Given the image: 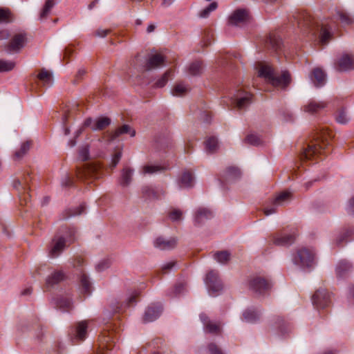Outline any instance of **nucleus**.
I'll use <instances>...</instances> for the list:
<instances>
[{"mask_svg": "<svg viewBox=\"0 0 354 354\" xmlns=\"http://www.w3.org/2000/svg\"><path fill=\"white\" fill-rule=\"evenodd\" d=\"M64 279V274L62 271L58 270L50 274L47 279H46V286L48 287H52L54 285L59 283Z\"/></svg>", "mask_w": 354, "mask_h": 354, "instance_id": "cd10ccee", "label": "nucleus"}, {"mask_svg": "<svg viewBox=\"0 0 354 354\" xmlns=\"http://www.w3.org/2000/svg\"><path fill=\"white\" fill-rule=\"evenodd\" d=\"M194 176L190 171H185L183 173L180 179V186L181 187H192L194 185Z\"/></svg>", "mask_w": 354, "mask_h": 354, "instance_id": "c756f323", "label": "nucleus"}, {"mask_svg": "<svg viewBox=\"0 0 354 354\" xmlns=\"http://www.w3.org/2000/svg\"><path fill=\"white\" fill-rule=\"evenodd\" d=\"M259 319V313L254 310L248 309L243 314V319L248 323H254Z\"/></svg>", "mask_w": 354, "mask_h": 354, "instance_id": "72a5a7b5", "label": "nucleus"}, {"mask_svg": "<svg viewBox=\"0 0 354 354\" xmlns=\"http://www.w3.org/2000/svg\"><path fill=\"white\" fill-rule=\"evenodd\" d=\"M73 53V50L71 47H67L65 48L64 53V59H66L69 57L71 55H72Z\"/></svg>", "mask_w": 354, "mask_h": 354, "instance_id": "69168bd1", "label": "nucleus"}, {"mask_svg": "<svg viewBox=\"0 0 354 354\" xmlns=\"http://www.w3.org/2000/svg\"><path fill=\"white\" fill-rule=\"evenodd\" d=\"M122 157V151L121 150L116 151L113 156L112 158V167H115L117 164L119 162L120 158Z\"/></svg>", "mask_w": 354, "mask_h": 354, "instance_id": "13d9d810", "label": "nucleus"}, {"mask_svg": "<svg viewBox=\"0 0 354 354\" xmlns=\"http://www.w3.org/2000/svg\"><path fill=\"white\" fill-rule=\"evenodd\" d=\"M79 158L82 161H86L89 158V152L88 146H84L79 150Z\"/></svg>", "mask_w": 354, "mask_h": 354, "instance_id": "5fc2aeb1", "label": "nucleus"}, {"mask_svg": "<svg viewBox=\"0 0 354 354\" xmlns=\"http://www.w3.org/2000/svg\"><path fill=\"white\" fill-rule=\"evenodd\" d=\"M162 313V307L160 306H150L146 310L143 321L144 322H151L156 320Z\"/></svg>", "mask_w": 354, "mask_h": 354, "instance_id": "f3484780", "label": "nucleus"}, {"mask_svg": "<svg viewBox=\"0 0 354 354\" xmlns=\"http://www.w3.org/2000/svg\"><path fill=\"white\" fill-rule=\"evenodd\" d=\"M259 76L264 77L273 86L282 89L286 88L291 83L292 78L288 71H283L279 76L274 74V69L269 65L260 64Z\"/></svg>", "mask_w": 354, "mask_h": 354, "instance_id": "7ed1b4c3", "label": "nucleus"}, {"mask_svg": "<svg viewBox=\"0 0 354 354\" xmlns=\"http://www.w3.org/2000/svg\"><path fill=\"white\" fill-rule=\"evenodd\" d=\"M109 32H111L110 29H98L95 32V35L100 37H106Z\"/></svg>", "mask_w": 354, "mask_h": 354, "instance_id": "680f3d73", "label": "nucleus"}, {"mask_svg": "<svg viewBox=\"0 0 354 354\" xmlns=\"http://www.w3.org/2000/svg\"><path fill=\"white\" fill-rule=\"evenodd\" d=\"M87 327V321L78 322L75 330V338L79 340H84L86 338Z\"/></svg>", "mask_w": 354, "mask_h": 354, "instance_id": "a878e982", "label": "nucleus"}, {"mask_svg": "<svg viewBox=\"0 0 354 354\" xmlns=\"http://www.w3.org/2000/svg\"><path fill=\"white\" fill-rule=\"evenodd\" d=\"M177 244L178 239L175 237L166 239L163 236H158L153 241L155 248L161 250H172L177 246Z\"/></svg>", "mask_w": 354, "mask_h": 354, "instance_id": "f8f14e48", "label": "nucleus"}, {"mask_svg": "<svg viewBox=\"0 0 354 354\" xmlns=\"http://www.w3.org/2000/svg\"><path fill=\"white\" fill-rule=\"evenodd\" d=\"M55 1L54 0H47L44 6L43 9L41 10L39 18L40 19H44L47 17V16L50 12L51 9L55 6Z\"/></svg>", "mask_w": 354, "mask_h": 354, "instance_id": "58836bf2", "label": "nucleus"}, {"mask_svg": "<svg viewBox=\"0 0 354 354\" xmlns=\"http://www.w3.org/2000/svg\"><path fill=\"white\" fill-rule=\"evenodd\" d=\"M214 257L218 263L225 264L228 263L230 259V253L225 250L220 251L216 252Z\"/></svg>", "mask_w": 354, "mask_h": 354, "instance_id": "a19ab883", "label": "nucleus"}, {"mask_svg": "<svg viewBox=\"0 0 354 354\" xmlns=\"http://www.w3.org/2000/svg\"><path fill=\"white\" fill-rule=\"evenodd\" d=\"M138 293L135 292H133L128 299L127 306H131L136 302V297H138Z\"/></svg>", "mask_w": 354, "mask_h": 354, "instance_id": "e2e57ef3", "label": "nucleus"}, {"mask_svg": "<svg viewBox=\"0 0 354 354\" xmlns=\"http://www.w3.org/2000/svg\"><path fill=\"white\" fill-rule=\"evenodd\" d=\"M187 92V88L181 84H176L172 90V94L176 96H182Z\"/></svg>", "mask_w": 354, "mask_h": 354, "instance_id": "3c124183", "label": "nucleus"}, {"mask_svg": "<svg viewBox=\"0 0 354 354\" xmlns=\"http://www.w3.org/2000/svg\"><path fill=\"white\" fill-rule=\"evenodd\" d=\"M276 211H277L276 207L264 208V209H263L264 214L266 216H268L271 214L275 213Z\"/></svg>", "mask_w": 354, "mask_h": 354, "instance_id": "338daca9", "label": "nucleus"}, {"mask_svg": "<svg viewBox=\"0 0 354 354\" xmlns=\"http://www.w3.org/2000/svg\"><path fill=\"white\" fill-rule=\"evenodd\" d=\"M249 286L253 292L260 295L268 292L272 287L268 280L260 276L253 277L250 280Z\"/></svg>", "mask_w": 354, "mask_h": 354, "instance_id": "6e6552de", "label": "nucleus"}, {"mask_svg": "<svg viewBox=\"0 0 354 354\" xmlns=\"http://www.w3.org/2000/svg\"><path fill=\"white\" fill-rule=\"evenodd\" d=\"M338 71H347L354 69V56L349 54L343 55L335 63Z\"/></svg>", "mask_w": 354, "mask_h": 354, "instance_id": "ddd939ff", "label": "nucleus"}, {"mask_svg": "<svg viewBox=\"0 0 354 354\" xmlns=\"http://www.w3.org/2000/svg\"><path fill=\"white\" fill-rule=\"evenodd\" d=\"M142 192L143 196L149 199H158L159 194L152 187L145 186L142 188Z\"/></svg>", "mask_w": 354, "mask_h": 354, "instance_id": "37998d69", "label": "nucleus"}, {"mask_svg": "<svg viewBox=\"0 0 354 354\" xmlns=\"http://www.w3.org/2000/svg\"><path fill=\"white\" fill-rule=\"evenodd\" d=\"M102 175V167L97 163L84 164L82 167H78L76 171L77 177L81 180L97 179L100 178Z\"/></svg>", "mask_w": 354, "mask_h": 354, "instance_id": "20e7f679", "label": "nucleus"}, {"mask_svg": "<svg viewBox=\"0 0 354 354\" xmlns=\"http://www.w3.org/2000/svg\"><path fill=\"white\" fill-rule=\"evenodd\" d=\"M133 171V169L128 166H125L122 169L121 172V178L120 180V183L121 185L126 187L131 183L132 180Z\"/></svg>", "mask_w": 354, "mask_h": 354, "instance_id": "5701e85b", "label": "nucleus"}, {"mask_svg": "<svg viewBox=\"0 0 354 354\" xmlns=\"http://www.w3.org/2000/svg\"><path fill=\"white\" fill-rule=\"evenodd\" d=\"M200 318L204 324L205 331L214 334H218L221 333V329L220 325L211 322L206 315L201 314L200 315Z\"/></svg>", "mask_w": 354, "mask_h": 354, "instance_id": "412c9836", "label": "nucleus"}, {"mask_svg": "<svg viewBox=\"0 0 354 354\" xmlns=\"http://www.w3.org/2000/svg\"><path fill=\"white\" fill-rule=\"evenodd\" d=\"M326 106V104L324 102H317L315 101H312L309 102L308 104L304 106L303 109L305 112H308L310 113H315L319 111L320 110L324 109Z\"/></svg>", "mask_w": 354, "mask_h": 354, "instance_id": "393cba45", "label": "nucleus"}, {"mask_svg": "<svg viewBox=\"0 0 354 354\" xmlns=\"http://www.w3.org/2000/svg\"><path fill=\"white\" fill-rule=\"evenodd\" d=\"M348 211L354 215V197L349 201Z\"/></svg>", "mask_w": 354, "mask_h": 354, "instance_id": "774afa93", "label": "nucleus"}, {"mask_svg": "<svg viewBox=\"0 0 354 354\" xmlns=\"http://www.w3.org/2000/svg\"><path fill=\"white\" fill-rule=\"evenodd\" d=\"M30 181V175L27 174L21 178L15 179L13 182L14 187L19 192L21 205L23 204V201H24V205H26L30 196L28 194Z\"/></svg>", "mask_w": 354, "mask_h": 354, "instance_id": "0eeeda50", "label": "nucleus"}, {"mask_svg": "<svg viewBox=\"0 0 354 354\" xmlns=\"http://www.w3.org/2000/svg\"><path fill=\"white\" fill-rule=\"evenodd\" d=\"M218 7V4L216 2H212L207 8L203 9L199 13V17L201 18H207L209 13L214 10H215Z\"/></svg>", "mask_w": 354, "mask_h": 354, "instance_id": "09e8293b", "label": "nucleus"}, {"mask_svg": "<svg viewBox=\"0 0 354 354\" xmlns=\"http://www.w3.org/2000/svg\"><path fill=\"white\" fill-rule=\"evenodd\" d=\"M267 44H269L275 51H277L281 48V39L274 34H270L267 41Z\"/></svg>", "mask_w": 354, "mask_h": 354, "instance_id": "4c0bfd02", "label": "nucleus"}, {"mask_svg": "<svg viewBox=\"0 0 354 354\" xmlns=\"http://www.w3.org/2000/svg\"><path fill=\"white\" fill-rule=\"evenodd\" d=\"M252 95L250 93H245L243 97L237 95L234 100V106L239 110L245 109L252 102Z\"/></svg>", "mask_w": 354, "mask_h": 354, "instance_id": "b1692460", "label": "nucleus"}, {"mask_svg": "<svg viewBox=\"0 0 354 354\" xmlns=\"http://www.w3.org/2000/svg\"><path fill=\"white\" fill-rule=\"evenodd\" d=\"M208 348L210 354H223L221 349L214 344H210Z\"/></svg>", "mask_w": 354, "mask_h": 354, "instance_id": "bf43d9fd", "label": "nucleus"}, {"mask_svg": "<svg viewBox=\"0 0 354 354\" xmlns=\"http://www.w3.org/2000/svg\"><path fill=\"white\" fill-rule=\"evenodd\" d=\"M62 185L63 187H71L73 185V180L69 176H66L62 180Z\"/></svg>", "mask_w": 354, "mask_h": 354, "instance_id": "052dcab7", "label": "nucleus"}, {"mask_svg": "<svg viewBox=\"0 0 354 354\" xmlns=\"http://www.w3.org/2000/svg\"><path fill=\"white\" fill-rule=\"evenodd\" d=\"M28 41L27 34L20 32L14 34L8 43L3 46V49L9 53L19 52Z\"/></svg>", "mask_w": 354, "mask_h": 354, "instance_id": "423d86ee", "label": "nucleus"}, {"mask_svg": "<svg viewBox=\"0 0 354 354\" xmlns=\"http://www.w3.org/2000/svg\"><path fill=\"white\" fill-rule=\"evenodd\" d=\"M31 142L30 141H26L22 143L20 149L19 150H17L14 154L13 158L15 160H21L29 151L31 147Z\"/></svg>", "mask_w": 354, "mask_h": 354, "instance_id": "2f4dec72", "label": "nucleus"}, {"mask_svg": "<svg viewBox=\"0 0 354 354\" xmlns=\"http://www.w3.org/2000/svg\"><path fill=\"white\" fill-rule=\"evenodd\" d=\"M315 254L310 250L302 249L297 252L295 257V263H301V266H310L315 263Z\"/></svg>", "mask_w": 354, "mask_h": 354, "instance_id": "9b49d317", "label": "nucleus"}, {"mask_svg": "<svg viewBox=\"0 0 354 354\" xmlns=\"http://www.w3.org/2000/svg\"><path fill=\"white\" fill-rule=\"evenodd\" d=\"M76 231L74 228L62 227L52 239L49 245V256L52 258L58 257L64 248L73 243Z\"/></svg>", "mask_w": 354, "mask_h": 354, "instance_id": "f03ea898", "label": "nucleus"}, {"mask_svg": "<svg viewBox=\"0 0 354 354\" xmlns=\"http://www.w3.org/2000/svg\"><path fill=\"white\" fill-rule=\"evenodd\" d=\"M85 210L84 205H80L75 209H66L62 213V219H67L71 216H77L82 214Z\"/></svg>", "mask_w": 354, "mask_h": 354, "instance_id": "c9c22d12", "label": "nucleus"}, {"mask_svg": "<svg viewBox=\"0 0 354 354\" xmlns=\"http://www.w3.org/2000/svg\"><path fill=\"white\" fill-rule=\"evenodd\" d=\"M35 78L41 82L43 85H46L50 84L52 80V74L45 68H41L39 73L35 76Z\"/></svg>", "mask_w": 354, "mask_h": 354, "instance_id": "473e14b6", "label": "nucleus"}, {"mask_svg": "<svg viewBox=\"0 0 354 354\" xmlns=\"http://www.w3.org/2000/svg\"><path fill=\"white\" fill-rule=\"evenodd\" d=\"M124 133H129L131 137H133L136 135V131L135 130H131L129 125L124 124L117 128L114 131L108 133L107 140L112 141Z\"/></svg>", "mask_w": 354, "mask_h": 354, "instance_id": "6ab92c4d", "label": "nucleus"}, {"mask_svg": "<svg viewBox=\"0 0 354 354\" xmlns=\"http://www.w3.org/2000/svg\"><path fill=\"white\" fill-rule=\"evenodd\" d=\"M249 18L248 10L245 9H239L234 12L229 18V24L230 25H238L241 22L246 21Z\"/></svg>", "mask_w": 354, "mask_h": 354, "instance_id": "a211bd4d", "label": "nucleus"}, {"mask_svg": "<svg viewBox=\"0 0 354 354\" xmlns=\"http://www.w3.org/2000/svg\"><path fill=\"white\" fill-rule=\"evenodd\" d=\"M337 15L339 17V20L341 22L345 25H349L352 24L353 19L352 18L345 12L343 10H337Z\"/></svg>", "mask_w": 354, "mask_h": 354, "instance_id": "8fccbe9b", "label": "nucleus"}, {"mask_svg": "<svg viewBox=\"0 0 354 354\" xmlns=\"http://www.w3.org/2000/svg\"><path fill=\"white\" fill-rule=\"evenodd\" d=\"M205 284L209 294L213 297L216 296L223 288V284L218 278L217 272L213 270L207 273L205 278Z\"/></svg>", "mask_w": 354, "mask_h": 354, "instance_id": "1a4fd4ad", "label": "nucleus"}, {"mask_svg": "<svg viewBox=\"0 0 354 354\" xmlns=\"http://www.w3.org/2000/svg\"><path fill=\"white\" fill-rule=\"evenodd\" d=\"M174 74V70L170 68L167 70L163 75L156 81L155 85L158 88H162L166 85L168 82L169 77Z\"/></svg>", "mask_w": 354, "mask_h": 354, "instance_id": "ea45409f", "label": "nucleus"}, {"mask_svg": "<svg viewBox=\"0 0 354 354\" xmlns=\"http://www.w3.org/2000/svg\"><path fill=\"white\" fill-rule=\"evenodd\" d=\"M183 213L180 209H174L168 213L169 218L173 221H179L182 218Z\"/></svg>", "mask_w": 354, "mask_h": 354, "instance_id": "864d4df0", "label": "nucleus"}, {"mask_svg": "<svg viewBox=\"0 0 354 354\" xmlns=\"http://www.w3.org/2000/svg\"><path fill=\"white\" fill-rule=\"evenodd\" d=\"M295 21H297V26L300 28H310L313 24V18L310 15L305 11L295 12L293 15Z\"/></svg>", "mask_w": 354, "mask_h": 354, "instance_id": "4468645a", "label": "nucleus"}, {"mask_svg": "<svg viewBox=\"0 0 354 354\" xmlns=\"http://www.w3.org/2000/svg\"><path fill=\"white\" fill-rule=\"evenodd\" d=\"M206 149L210 153L214 152L218 147V140L214 137H210L205 141Z\"/></svg>", "mask_w": 354, "mask_h": 354, "instance_id": "49530a36", "label": "nucleus"}, {"mask_svg": "<svg viewBox=\"0 0 354 354\" xmlns=\"http://www.w3.org/2000/svg\"><path fill=\"white\" fill-rule=\"evenodd\" d=\"M332 131L321 128L314 133L313 139L300 155L301 160H311L326 153L333 138Z\"/></svg>", "mask_w": 354, "mask_h": 354, "instance_id": "f257e3e1", "label": "nucleus"}, {"mask_svg": "<svg viewBox=\"0 0 354 354\" xmlns=\"http://www.w3.org/2000/svg\"><path fill=\"white\" fill-rule=\"evenodd\" d=\"M348 118L344 109L339 110L337 113L336 120L340 124H346L348 121Z\"/></svg>", "mask_w": 354, "mask_h": 354, "instance_id": "603ef678", "label": "nucleus"}, {"mask_svg": "<svg viewBox=\"0 0 354 354\" xmlns=\"http://www.w3.org/2000/svg\"><path fill=\"white\" fill-rule=\"evenodd\" d=\"M245 142L253 145H258L260 144V139L259 138L254 134L248 135L245 139Z\"/></svg>", "mask_w": 354, "mask_h": 354, "instance_id": "4d7b16f0", "label": "nucleus"}, {"mask_svg": "<svg viewBox=\"0 0 354 354\" xmlns=\"http://www.w3.org/2000/svg\"><path fill=\"white\" fill-rule=\"evenodd\" d=\"M203 71V64L201 61H195L192 62L189 68L188 73L191 75H199Z\"/></svg>", "mask_w": 354, "mask_h": 354, "instance_id": "e433bc0d", "label": "nucleus"}, {"mask_svg": "<svg viewBox=\"0 0 354 354\" xmlns=\"http://www.w3.org/2000/svg\"><path fill=\"white\" fill-rule=\"evenodd\" d=\"M296 239L295 234L273 235L271 241L275 245L286 246L292 244Z\"/></svg>", "mask_w": 354, "mask_h": 354, "instance_id": "dca6fc26", "label": "nucleus"}, {"mask_svg": "<svg viewBox=\"0 0 354 354\" xmlns=\"http://www.w3.org/2000/svg\"><path fill=\"white\" fill-rule=\"evenodd\" d=\"M332 38L333 35L330 32V28L327 25H323L320 30L319 40L321 44L326 45Z\"/></svg>", "mask_w": 354, "mask_h": 354, "instance_id": "7c9ffc66", "label": "nucleus"}, {"mask_svg": "<svg viewBox=\"0 0 354 354\" xmlns=\"http://www.w3.org/2000/svg\"><path fill=\"white\" fill-rule=\"evenodd\" d=\"M165 63V57L161 54L151 55L145 64V70L150 71L162 66Z\"/></svg>", "mask_w": 354, "mask_h": 354, "instance_id": "aec40b11", "label": "nucleus"}, {"mask_svg": "<svg viewBox=\"0 0 354 354\" xmlns=\"http://www.w3.org/2000/svg\"><path fill=\"white\" fill-rule=\"evenodd\" d=\"M58 306L60 308H62L64 310L68 311L72 308V302L69 299H61Z\"/></svg>", "mask_w": 354, "mask_h": 354, "instance_id": "6e6d98bb", "label": "nucleus"}, {"mask_svg": "<svg viewBox=\"0 0 354 354\" xmlns=\"http://www.w3.org/2000/svg\"><path fill=\"white\" fill-rule=\"evenodd\" d=\"M310 77L314 85L317 87L324 86L326 81V75L321 68H315L310 75Z\"/></svg>", "mask_w": 354, "mask_h": 354, "instance_id": "2eb2a0df", "label": "nucleus"}, {"mask_svg": "<svg viewBox=\"0 0 354 354\" xmlns=\"http://www.w3.org/2000/svg\"><path fill=\"white\" fill-rule=\"evenodd\" d=\"M212 217L213 214L211 210L203 207L199 208L195 215V225L199 226Z\"/></svg>", "mask_w": 354, "mask_h": 354, "instance_id": "4be33fe9", "label": "nucleus"}, {"mask_svg": "<svg viewBox=\"0 0 354 354\" xmlns=\"http://www.w3.org/2000/svg\"><path fill=\"white\" fill-rule=\"evenodd\" d=\"M15 66V63L12 61L0 60V73L7 72L12 70Z\"/></svg>", "mask_w": 354, "mask_h": 354, "instance_id": "de8ad7c7", "label": "nucleus"}, {"mask_svg": "<svg viewBox=\"0 0 354 354\" xmlns=\"http://www.w3.org/2000/svg\"><path fill=\"white\" fill-rule=\"evenodd\" d=\"M164 170V168L159 165H147L142 167V174L143 175L153 174L156 172H159Z\"/></svg>", "mask_w": 354, "mask_h": 354, "instance_id": "79ce46f5", "label": "nucleus"}, {"mask_svg": "<svg viewBox=\"0 0 354 354\" xmlns=\"http://www.w3.org/2000/svg\"><path fill=\"white\" fill-rule=\"evenodd\" d=\"M111 124V119L107 117H100L96 119L91 127L93 131H101L106 129Z\"/></svg>", "mask_w": 354, "mask_h": 354, "instance_id": "c85d7f7f", "label": "nucleus"}, {"mask_svg": "<svg viewBox=\"0 0 354 354\" xmlns=\"http://www.w3.org/2000/svg\"><path fill=\"white\" fill-rule=\"evenodd\" d=\"M241 171L236 167H229L224 172L223 178L225 180H232L240 176Z\"/></svg>", "mask_w": 354, "mask_h": 354, "instance_id": "f704fd0d", "label": "nucleus"}, {"mask_svg": "<svg viewBox=\"0 0 354 354\" xmlns=\"http://www.w3.org/2000/svg\"><path fill=\"white\" fill-rule=\"evenodd\" d=\"M10 37V32L8 30H0V40H4L8 39Z\"/></svg>", "mask_w": 354, "mask_h": 354, "instance_id": "0e129e2a", "label": "nucleus"}, {"mask_svg": "<svg viewBox=\"0 0 354 354\" xmlns=\"http://www.w3.org/2000/svg\"><path fill=\"white\" fill-rule=\"evenodd\" d=\"M109 328L110 326H106L99 337L97 354H104L105 350L111 351L115 346V332L110 331Z\"/></svg>", "mask_w": 354, "mask_h": 354, "instance_id": "39448f33", "label": "nucleus"}, {"mask_svg": "<svg viewBox=\"0 0 354 354\" xmlns=\"http://www.w3.org/2000/svg\"><path fill=\"white\" fill-rule=\"evenodd\" d=\"M291 198L292 194L290 192L284 191L277 195L272 203L274 206L283 205L290 201Z\"/></svg>", "mask_w": 354, "mask_h": 354, "instance_id": "bb28decb", "label": "nucleus"}, {"mask_svg": "<svg viewBox=\"0 0 354 354\" xmlns=\"http://www.w3.org/2000/svg\"><path fill=\"white\" fill-rule=\"evenodd\" d=\"M313 305L317 308H324L328 306L330 301L328 292L323 288L317 290L312 297Z\"/></svg>", "mask_w": 354, "mask_h": 354, "instance_id": "9d476101", "label": "nucleus"}, {"mask_svg": "<svg viewBox=\"0 0 354 354\" xmlns=\"http://www.w3.org/2000/svg\"><path fill=\"white\" fill-rule=\"evenodd\" d=\"M82 291L85 294H90L91 291V284L85 274H83L80 279Z\"/></svg>", "mask_w": 354, "mask_h": 354, "instance_id": "a18cd8bd", "label": "nucleus"}, {"mask_svg": "<svg viewBox=\"0 0 354 354\" xmlns=\"http://www.w3.org/2000/svg\"><path fill=\"white\" fill-rule=\"evenodd\" d=\"M13 20L12 15L8 8H0V23H10Z\"/></svg>", "mask_w": 354, "mask_h": 354, "instance_id": "c03bdc74", "label": "nucleus"}]
</instances>
